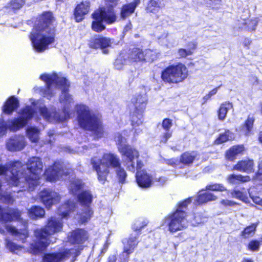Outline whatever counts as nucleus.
Returning <instances> with one entry per match:
<instances>
[{
  "instance_id": "nucleus-1",
  "label": "nucleus",
  "mask_w": 262,
  "mask_h": 262,
  "mask_svg": "<svg viewBox=\"0 0 262 262\" xmlns=\"http://www.w3.org/2000/svg\"><path fill=\"white\" fill-rule=\"evenodd\" d=\"M40 78L47 84V90L45 96L50 99L53 95L55 88H59L62 92L59 101L63 106V112L61 114L55 112L53 110L49 111L46 107L40 108V113L47 121L51 122H60L71 118L73 113L70 111L71 104L74 103L72 96L68 93L70 84L64 77L59 76L55 73L52 74H43Z\"/></svg>"
},
{
  "instance_id": "nucleus-2",
  "label": "nucleus",
  "mask_w": 262,
  "mask_h": 262,
  "mask_svg": "<svg viewBox=\"0 0 262 262\" xmlns=\"http://www.w3.org/2000/svg\"><path fill=\"white\" fill-rule=\"evenodd\" d=\"M27 166V169L24 173L25 168L20 162H10L6 165L0 166V173H9V183L12 185L22 187L20 191L28 187L32 190L38 184L43 165L40 158L34 157L28 161Z\"/></svg>"
},
{
  "instance_id": "nucleus-3",
  "label": "nucleus",
  "mask_w": 262,
  "mask_h": 262,
  "mask_svg": "<svg viewBox=\"0 0 262 262\" xmlns=\"http://www.w3.org/2000/svg\"><path fill=\"white\" fill-rule=\"evenodd\" d=\"M55 20L51 12H44L35 21L29 37L35 50L41 52L54 41Z\"/></svg>"
},
{
  "instance_id": "nucleus-4",
  "label": "nucleus",
  "mask_w": 262,
  "mask_h": 262,
  "mask_svg": "<svg viewBox=\"0 0 262 262\" xmlns=\"http://www.w3.org/2000/svg\"><path fill=\"white\" fill-rule=\"evenodd\" d=\"M62 226L61 221L55 217H51L44 228L34 231L36 241L30 244V252L37 254L44 251L50 243H53L55 241V239H53L51 235L60 231Z\"/></svg>"
},
{
  "instance_id": "nucleus-5",
  "label": "nucleus",
  "mask_w": 262,
  "mask_h": 262,
  "mask_svg": "<svg viewBox=\"0 0 262 262\" xmlns=\"http://www.w3.org/2000/svg\"><path fill=\"white\" fill-rule=\"evenodd\" d=\"M75 110L79 125L81 128L91 131L97 139L104 137V131L99 118L89 106L78 104L75 106Z\"/></svg>"
},
{
  "instance_id": "nucleus-6",
  "label": "nucleus",
  "mask_w": 262,
  "mask_h": 262,
  "mask_svg": "<svg viewBox=\"0 0 262 262\" xmlns=\"http://www.w3.org/2000/svg\"><path fill=\"white\" fill-rule=\"evenodd\" d=\"M83 187L84 183L79 179L72 180L69 185L70 192L74 194L78 193V201L82 208L81 212L77 214V219L81 223L88 222L93 214V211L90 208V204L93 199L91 192L89 190H85L79 193Z\"/></svg>"
},
{
  "instance_id": "nucleus-7",
  "label": "nucleus",
  "mask_w": 262,
  "mask_h": 262,
  "mask_svg": "<svg viewBox=\"0 0 262 262\" xmlns=\"http://www.w3.org/2000/svg\"><path fill=\"white\" fill-rule=\"evenodd\" d=\"M93 168L97 171L98 179L103 183L106 180L110 168H115L120 165L119 157L113 154H105L101 159L94 157L91 160Z\"/></svg>"
},
{
  "instance_id": "nucleus-8",
  "label": "nucleus",
  "mask_w": 262,
  "mask_h": 262,
  "mask_svg": "<svg viewBox=\"0 0 262 262\" xmlns=\"http://www.w3.org/2000/svg\"><path fill=\"white\" fill-rule=\"evenodd\" d=\"M35 113L34 106H27L19 113V117L7 122L0 120V138L5 136L7 130L15 132L23 127Z\"/></svg>"
},
{
  "instance_id": "nucleus-9",
  "label": "nucleus",
  "mask_w": 262,
  "mask_h": 262,
  "mask_svg": "<svg viewBox=\"0 0 262 262\" xmlns=\"http://www.w3.org/2000/svg\"><path fill=\"white\" fill-rule=\"evenodd\" d=\"M123 133H117L115 135V140L118 145V150L125 157V162L127 168L131 171H135V160L139 158L138 151L128 145H126V139L123 137Z\"/></svg>"
},
{
  "instance_id": "nucleus-10",
  "label": "nucleus",
  "mask_w": 262,
  "mask_h": 262,
  "mask_svg": "<svg viewBox=\"0 0 262 262\" xmlns=\"http://www.w3.org/2000/svg\"><path fill=\"white\" fill-rule=\"evenodd\" d=\"M188 75L186 67L179 63L177 65L168 66L164 70L161 74L162 80L168 83H178L183 81Z\"/></svg>"
},
{
  "instance_id": "nucleus-11",
  "label": "nucleus",
  "mask_w": 262,
  "mask_h": 262,
  "mask_svg": "<svg viewBox=\"0 0 262 262\" xmlns=\"http://www.w3.org/2000/svg\"><path fill=\"white\" fill-rule=\"evenodd\" d=\"M94 21L92 28L96 32H101L105 29L103 22L107 24L114 23L116 20V16L112 8L106 9L105 8H101L95 11L92 15Z\"/></svg>"
},
{
  "instance_id": "nucleus-12",
  "label": "nucleus",
  "mask_w": 262,
  "mask_h": 262,
  "mask_svg": "<svg viewBox=\"0 0 262 262\" xmlns=\"http://www.w3.org/2000/svg\"><path fill=\"white\" fill-rule=\"evenodd\" d=\"M185 212L180 209L177 210L166 219L165 223L168 226L170 232H176L187 227L188 222L186 219Z\"/></svg>"
},
{
  "instance_id": "nucleus-13",
  "label": "nucleus",
  "mask_w": 262,
  "mask_h": 262,
  "mask_svg": "<svg viewBox=\"0 0 262 262\" xmlns=\"http://www.w3.org/2000/svg\"><path fill=\"white\" fill-rule=\"evenodd\" d=\"M78 255L77 249L66 250L63 252L46 254L42 258V262H61L66 258H75Z\"/></svg>"
},
{
  "instance_id": "nucleus-14",
  "label": "nucleus",
  "mask_w": 262,
  "mask_h": 262,
  "mask_svg": "<svg viewBox=\"0 0 262 262\" xmlns=\"http://www.w3.org/2000/svg\"><path fill=\"white\" fill-rule=\"evenodd\" d=\"M68 170L64 172L62 165L59 162H55L53 166H51L47 169L45 172V177L47 181L53 182L59 180L63 175H68L70 173Z\"/></svg>"
},
{
  "instance_id": "nucleus-15",
  "label": "nucleus",
  "mask_w": 262,
  "mask_h": 262,
  "mask_svg": "<svg viewBox=\"0 0 262 262\" xmlns=\"http://www.w3.org/2000/svg\"><path fill=\"white\" fill-rule=\"evenodd\" d=\"M39 197L47 208H50L52 205L58 203L60 200V195L50 189H46L40 191Z\"/></svg>"
},
{
  "instance_id": "nucleus-16",
  "label": "nucleus",
  "mask_w": 262,
  "mask_h": 262,
  "mask_svg": "<svg viewBox=\"0 0 262 262\" xmlns=\"http://www.w3.org/2000/svg\"><path fill=\"white\" fill-rule=\"evenodd\" d=\"M138 234H132L128 238L124 239L123 241V251L122 255L125 256L123 259V262H127L129 260V255L133 253L135 249L138 244Z\"/></svg>"
},
{
  "instance_id": "nucleus-17",
  "label": "nucleus",
  "mask_w": 262,
  "mask_h": 262,
  "mask_svg": "<svg viewBox=\"0 0 262 262\" xmlns=\"http://www.w3.org/2000/svg\"><path fill=\"white\" fill-rule=\"evenodd\" d=\"M68 241L72 244L77 245L75 246V248L73 249H77L78 254L81 249L79 246L83 244L88 239L87 232L82 229H77L72 232L68 237Z\"/></svg>"
},
{
  "instance_id": "nucleus-18",
  "label": "nucleus",
  "mask_w": 262,
  "mask_h": 262,
  "mask_svg": "<svg viewBox=\"0 0 262 262\" xmlns=\"http://www.w3.org/2000/svg\"><path fill=\"white\" fill-rule=\"evenodd\" d=\"M25 139L23 136L12 137L7 143V149L11 151L21 150L25 147Z\"/></svg>"
},
{
  "instance_id": "nucleus-19",
  "label": "nucleus",
  "mask_w": 262,
  "mask_h": 262,
  "mask_svg": "<svg viewBox=\"0 0 262 262\" xmlns=\"http://www.w3.org/2000/svg\"><path fill=\"white\" fill-rule=\"evenodd\" d=\"M90 3L88 1H82L77 5L75 9L74 16L76 21H82L85 15L88 13L90 10Z\"/></svg>"
},
{
  "instance_id": "nucleus-20",
  "label": "nucleus",
  "mask_w": 262,
  "mask_h": 262,
  "mask_svg": "<svg viewBox=\"0 0 262 262\" xmlns=\"http://www.w3.org/2000/svg\"><path fill=\"white\" fill-rule=\"evenodd\" d=\"M254 165L252 160H242L233 166V169L250 173L254 172Z\"/></svg>"
},
{
  "instance_id": "nucleus-21",
  "label": "nucleus",
  "mask_w": 262,
  "mask_h": 262,
  "mask_svg": "<svg viewBox=\"0 0 262 262\" xmlns=\"http://www.w3.org/2000/svg\"><path fill=\"white\" fill-rule=\"evenodd\" d=\"M136 180L138 185L141 187L147 188L151 185V177L143 170L137 171Z\"/></svg>"
},
{
  "instance_id": "nucleus-22",
  "label": "nucleus",
  "mask_w": 262,
  "mask_h": 262,
  "mask_svg": "<svg viewBox=\"0 0 262 262\" xmlns=\"http://www.w3.org/2000/svg\"><path fill=\"white\" fill-rule=\"evenodd\" d=\"M147 101V96L145 93H143L142 94L138 95L134 98L132 102L134 104L136 111L143 113L145 109Z\"/></svg>"
},
{
  "instance_id": "nucleus-23",
  "label": "nucleus",
  "mask_w": 262,
  "mask_h": 262,
  "mask_svg": "<svg viewBox=\"0 0 262 262\" xmlns=\"http://www.w3.org/2000/svg\"><path fill=\"white\" fill-rule=\"evenodd\" d=\"M140 0H134L128 4L123 5L120 12L121 18L124 19L132 14L134 12L136 7L140 4Z\"/></svg>"
},
{
  "instance_id": "nucleus-24",
  "label": "nucleus",
  "mask_w": 262,
  "mask_h": 262,
  "mask_svg": "<svg viewBox=\"0 0 262 262\" xmlns=\"http://www.w3.org/2000/svg\"><path fill=\"white\" fill-rule=\"evenodd\" d=\"M18 101L14 97H10L5 102L3 107L4 113L10 115L18 107Z\"/></svg>"
},
{
  "instance_id": "nucleus-25",
  "label": "nucleus",
  "mask_w": 262,
  "mask_h": 262,
  "mask_svg": "<svg viewBox=\"0 0 262 262\" xmlns=\"http://www.w3.org/2000/svg\"><path fill=\"white\" fill-rule=\"evenodd\" d=\"M75 208V203L73 201H69L59 208V215L62 218H66L70 212L74 210Z\"/></svg>"
},
{
  "instance_id": "nucleus-26",
  "label": "nucleus",
  "mask_w": 262,
  "mask_h": 262,
  "mask_svg": "<svg viewBox=\"0 0 262 262\" xmlns=\"http://www.w3.org/2000/svg\"><path fill=\"white\" fill-rule=\"evenodd\" d=\"M165 6L164 3L161 0H150L146 7V11L148 13H156Z\"/></svg>"
},
{
  "instance_id": "nucleus-27",
  "label": "nucleus",
  "mask_w": 262,
  "mask_h": 262,
  "mask_svg": "<svg viewBox=\"0 0 262 262\" xmlns=\"http://www.w3.org/2000/svg\"><path fill=\"white\" fill-rule=\"evenodd\" d=\"M227 180L231 184H236L239 183L247 182L251 180L248 176H242V174H231L228 176Z\"/></svg>"
},
{
  "instance_id": "nucleus-28",
  "label": "nucleus",
  "mask_w": 262,
  "mask_h": 262,
  "mask_svg": "<svg viewBox=\"0 0 262 262\" xmlns=\"http://www.w3.org/2000/svg\"><path fill=\"white\" fill-rule=\"evenodd\" d=\"M5 228L8 232L19 237L23 243H25V239L28 236V231L26 229L21 230L18 231L14 227L10 225H6Z\"/></svg>"
},
{
  "instance_id": "nucleus-29",
  "label": "nucleus",
  "mask_w": 262,
  "mask_h": 262,
  "mask_svg": "<svg viewBox=\"0 0 262 262\" xmlns=\"http://www.w3.org/2000/svg\"><path fill=\"white\" fill-rule=\"evenodd\" d=\"M217 199V196L214 194L210 192H206L199 195L196 198L195 202L196 204L200 205L210 201H215Z\"/></svg>"
},
{
  "instance_id": "nucleus-30",
  "label": "nucleus",
  "mask_w": 262,
  "mask_h": 262,
  "mask_svg": "<svg viewBox=\"0 0 262 262\" xmlns=\"http://www.w3.org/2000/svg\"><path fill=\"white\" fill-rule=\"evenodd\" d=\"M198 154L195 151L186 152L181 156L180 161L184 164L189 165L191 164L194 160H198Z\"/></svg>"
},
{
  "instance_id": "nucleus-31",
  "label": "nucleus",
  "mask_w": 262,
  "mask_h": 262,
  "mask_svg": "<svg viewBox=\"0 0 262 262\" xmlns=\"http://www.w3.org/2000/svg\"><path fill=\"white\" fill-rule=\"evenodd\" d=\"M129 59L131 61H144L143 50L139 48H134L129 54Z\"/></svg>"
},
{
  "instance_id": "nucleus-32",
  "label": "nucleus",
  "mask_w": 262,
  "mask_h": 262,
  "mask_svg": "<svg viewBox=\"0 0 262 262\" xmlns=\"http://www.w3.org/2000/svg\"><path fill=\"white\" fill-rule=\"evenodd\" d=\"M244 150L243 145L234 146L227 151L226 158L230 161H233L238 154L242 153Z\"/></svg>"
},
{
  "instance_id": "nucleus-33",
  "label": "nucleus",
  "mask_w": 262,
  "mask_h": 262,
  "mask_svg": "<svg viewBox=\"0 0 262 262\" xmlns=\"http://www.w3.org/2000/svg\"><path fill=\"white\" fill-rule=\"evenodd\" d=\"M28 214L30 217L36 219L38 217H43L45 214V211L44 209L41 207L34 206L28 210Z\"/></svg>"
},
{
  "instance_id": "nucleus-34",
  "label": "nucleus",
  "mask_w": 262,
  "mask_h": 262,
  "mask_svg": "<svg viewBox=\"0 0 262 262\" xmlns=\"http://www.w3.org/2000/svg\"><path fill=\"white\" fill-rule=\"evenodd\" d=\"M232 104L230 102H225L222 104L218 111V117L219 120L223 121L226 117L229 110L232 108Z\"/></svg>"
},
{
  "instance_id": "nucleus-35",
  "label": "nucleus",
  "mask_w": 262,
  "mask_h": 262,
  "mask_svg": "<svg viewBox=\"0 0 262 262\" xmlns=\"http://www.w3.org/2000/svg\"><path fill=\"white\" fill-rule=\"evenodd\" d=\"M254 120L255 118L253 116L249 115L244 125L242 126V130L246 136L249 135L251 132Z\"/></svg>"
},
{
  "instance_id": "nucleus-36",
  "label": "nucleus",
  "mask_w": 262,
  "mask_h": 262,
  "mask_svg": "<svg viewBox=\"0 0 262 262\" xmlns=\"http://www.w3.org/2000/svg\"><path fill=\"white\" fill-rule=\"evenodd\" d=\"M27 134L29 139L32 142H36L39 139V130L35 127H29L27 130Z\"/></svg>"
},
{
  "instance_id": "nucleus-37",
  "label": "nucleus",
  "mask_w": 262,
  "mask_h": 262,
  "mask_svg": "<svg viewBox=\"0 0 262 262\" xmlns=\"http://www.w3.org/2000/svg\"><path fill=\"white\" fill-rule=\"evenodd\" d=\"M234 138V134L228 130L226 131L224 134H221L215 141V143L217 144H219L228 140H232Z\"/></svg>"
},
{
  "instance_id": "nucleus-38",
  "label": "nucleus",
  "mask_w": 262,
  "mask_h": 262,
  "mask_svg": "<svg viewBox=\"0 0 262 262\" xmlns=\"http://www.w3.org/2000/svg\"><path fill=\"white\" fill-rule=\"evenodd\" d=\"M189 48L187 49H180L178 50V53L180 57L184 58L193 53V51L196 48L195 44L194 43H189Z\"/></svg>"
},
{
  "instance_id": "nucleus-39",
  "label": "nucleus",
  "mask_w": 262,
  "mask_h": 262,
  "mask_svg": "<svg viewBox=\"0 0 262 262\" xmlns=\"http://www.w3.org/2000/svg\"><path fill=\"white\" fill-rule=\"evenodd\" d=\"M157 39L159 43L162 45L169 46L170 45L168 33L167 31L163 30L160 35H157Z\"/></svg>"
},
{
  "instance_id": "nucleus-40",
  "label": "nucleus",
  "mask_w": 262,
  "mask_h": 262,
  "mask_svg": "<svg viewBox=\"0 0 262 262\" xmlns=\"http://www.w3.org/2000/svg\"><path fill=\"white\" fill-rule=\"evenodd\" d=\"M205 190L223 192L227 190L226 188L222 184L211 183L206 186Z\"/></svg>"
},
{
  "instance_id": "nucleus-41",
  "label": "nucleus",
  "mask_w": 262,
  "mask_h": 262,
  "mask_svg": "<svg viewBox=\"0 0 262 262\" xmlns=\"http://www.w3.org/2000/svg\"><path fill=\"white\" fill-rule=\"evenodd\" d=\"M144 61L152 62L157 57V55L154 51L150 49L143 50Z\"/></svg>"
},
{
  "instance_id": "nucleus-42",
  "label": "nucleus",
  "mask_w": 262,
  "mask_h": 262,
  "mask_svg": "<svg viewBox=\"0 0 262 262\" xmlns=\"http://www.w3.org/2000/svg\"><path fill=\"white\" fill-rule=\"evenodd\" d=\"M257 225L253 224L247 227L242 232V236L246 238L249 236H252L255 233Z\"/></svg>"
},
{
  "instance_id": "nucleus-43",
  "label": "nucleus",
  "mask_w": 262,
  "mask_h": 262,
  "mask_svg": "<svg viewBox=\"0 0 262 262\" xmlns=\"http://www.w3.org/2000/svg\"><path fill=\"white\" fill-rule=\"evenodd\" d=\"M137 115L133 114L131 117V121L133 126H139L142 124V113L137 111Z\"/></svg>"
},
{
  "instance_id": "nucleus-44",
  "label": "nucleus",
  "mask_w": 262,
  "mask_h": 262,
  "mask_svg": "<svg viewBox=\"0 0 262 262\" xmlns=\"http://www.w3.org/2000/svg\"><path fill=\"white\" fill-rule=\"evenodd\" d=\"M148 222L146 220L144 219H140L136 221L134 225L133 226V229L137 231L140 230L142 228L147 225Z\"/></svg>"
},
{
  "instance_id": "nucleus-45",
  "label": "nucleus",
  "mask_w": 262,
  "mask_h": 262,
  "mask_svg": "<svg viewBox=\"0 0 262 262\" xmlns=\"http://www.w3.org/2000/svg\"><path fill=\"white\" fill-rule=\"evenodd\" d=\"M116 173L120 183H124L126 177V173L125 170L121 167V164L119 166L115 168Z\"/></svg>"
},
{
  "instance_id": "nucleus-46",
  "label": "nucleus",
  "mask_w": 262,
  "mask_h": 262,
  "mask_svg": "<svg viewBox=\"0 0 262 262\" xmlns=\"http://www.w3.org/2000/svg\"><path fill=\"white\" fill-rule=\"evenodd\" d=\"M252 179L256 183L262 184V161L259 162L258 169Z\"/></svg>"
},
{
  "instance_id": "nucleus-47",
  "label": "nucleus",
  "mask_w": 262,
  "mask_h": 262,
  "mask_svg": "<svg viewBox=\"0 0 262 262\" xmlns=\"http://www.w3.org/2000/svg\"><path fill=\"white\" fill-rule=\"evenodd\" d=\"M89 45L91 48L97 49L100 48V36H96L92 37L90 40Z\"/></svg>"
},
{
  "instance_id": "nucleus-48",
  "label": "nucleus",
  "mask_w": 262,
  "mask_h": 262,
  "mask_svg": "<svg viewBox=\"0 0 262 262\" xmlns=\"http://www.w3.org/2000/svg\"><path fill=\"white\" fill-rule=\"evenodd\" d=\"M261 243H262V238L260 241L252 240L249 243L248 248L253 251H258Z\"/></svg>"
},
{
  "instance_id": "nucleus-49",
  "label": "nucleus",
  "mask_w": 262,
  "mask_h": 262,
  "mask_svg": "<svg viewBox=\"0 0 262 262\" xmlns=\"http://www.w3.org/2000/svg\"><path fill=\"white\" fill-rule=\"evenodd\" d=\"M25 0H12L10 3V7L13 9H19L25 4Z\"/></svg>"
},
{
  "instance_id": "nucleus-50",
  "label": "nucleus",
  "mask_w": 262,
  "mask_h": 262,
  "mask_svg": "<svg viewBox=\"0 0 262 262\" xmlns=\"http://www.w3.org/2000/svg\"><path fill=\"white\" fill-rule=\"evenodd\" d=\"M6 246L11 252H15L16 250H19L21 249V247L18 246L12 242L6 239Z\"/></svg>"
},
{
  "instance_id": "nucleus-51",
  "label": "nucleus",
  "mask_w": 262,
  "mask_h": 262,
  "mask_svg": "<svg viewBox=\"0 0 262 262\" xmlns=\"http://www.w3.org/2000/svg\"><path fill=\"white\" fill-rule=\"evenodd\" d=\"M100 48H105L110 46L111 44V40L106 37H100Z\"/></svg>"
},
{
  "instance_id": "nucleus-52",
  "label": "nucleus",
  "mask_w": 262,
  "mask_h": 262,
  "mask_svg": "<svg viewBox=\"0 0 262 262\" xmlns=\"http://www.w3.org/2000/svg\"><path fill=\"white\" fill-rule=\"evenodd\" d=\"M231 194L233 198H235L242 201H244L245 200V196L244 194L238 190L235 189L233 190Z\"/></svg>"
},
{
  "instance_id": "nucleus-53",
  "label": "nucleus",
  "mask_w": 262,
  "mask_h": 262,
  "mask_svg": "<svg viewBox=\"0 0 262 262\" xmlns=\"http://www.w3.org/2000/svg\"><path fill=\"white\" fill-rule=\"evenodd\" d=\"M172 125V121L169 119L163 120L162 124L163 128L166 131H169V129Z\"/></svg>"
},
{
  "instance_id": "nucleus-54",
  "label": "nucleus",
  "mask_w": 262,
  "mask_h": 262,
  "mask_svg": "<svg viewBox=\"0 0 262 262\" xmlns=\"http://www.w3.org/2000/svg\"><path fill=\"white\" fill-rule=\"evenodd\" d=\"M191 201V200L190 198H189L185 200L184 201L180 204L177 209H180L181 210H183L185 212L184 209L187 207L188 204L190 203Z\"/></svg>"
},
{
  "instance_id": "nucleus-55",
  "label": "nucleus",
  "mask_w": 262,
  "mask_h": 262,
  "mask_svg": "<svg viewBox=\"0 0 262 262\" xmlns=\"http://www.w3.org/2000/svg\"><path fill=\"white\" fill-rule=\"evenodd\" d=\"M171 132L169 131H166V132L161 137V141L164 143H166L168 139L171 137Z\"/></svg>"
},
{
  "instance_id": "nucleus-56",
  "label": "nucleus",
  "mask_w": 262,
  "mask_h": 262,
  "mask_svg": "<svg viewBox=\"0 0 262 262\" xmlns=\"http://www.w3.org/2000/svg\"><path fill=\"white\" fill-rule=\"evenodd\" d=\"M221 204L224 206H233L236 205L235 202L228 200H222Z\"/></svg>"
},
{
  "instance_id": "nucleus-57",
  "label": "nucleus",
  "mask_w": 262,
  "mask_h": 262,
  "mask_svg": "<svg viewBox=\"0 0 262 262\" xmlns=\"http://www.w3.org/2000/svg\"><path fill=\"white\" fill-rule=\"evenodd\" d=\"M249 195L251 198L252 199L253 201L257 204L262 205V199L260 198L259 196H254L251 195V193L249 191Z\"/></svg>"
},
{
  "instance_id": "nucleus-58",
  "label": "nucleus",
  "mask_w": 262,
  "mask_h": 262,
  "mask_svg": "<svg viewBox=\"0 0 262 262\" xmlns=\"http://www.w3.org/2000/svg\"><path fill=\"white\" fill-rule=\"evenodd\" d=\"M156 181L159 183L160 185H163L166 182L167 180L165 177H159L158 178H155Z\"/></svg>"
},
{
  "instance_id": "nucleus-59",
  "label": "nucleus",
  "mask_w": 262,
  "mask_h": 262,
  "mask_svg": "<svg viewBox=\"0 0 262 262\" xmlns=\"http://www.w3.org/2000/svg\"><path fill=\"white\" fill-rule=\"evenodd\" d=\"M5 201L6 203L9 204L12 203L13 202V199L10 194H6L5 196Z\"/></svg>"
},
{
  "instance_id": "nucleus-60",
  "label": "nucleus",
  "mask_w": 262,
  "mask_h": 262,
  "mask_svg": "<svg viewBox=\"0 0 262 262\" xmlns=\"http://www.w3.org/2000/svg\"><path fill=\"white\" fill-rule=\"evenodd\" d=\"M106 3H110L109 5L112 7L116 5L118 0H105Z\"/></svg>"
},
{
  "instance_id": "nucleus-61",
  "label": "nucleus",
  "mask_w": 262,
  "mask_h": 262,
  "mask_svg": "<svg viewBox=\"0 0 262 262\" xmlns=\"http://www.w3.org/2000/svg\"><path fill=\"white\" fill-rule=\"evenodd\" d=\"M218 88H216L212 90H211L208 94V97H211L212 95L215 94L217 93Z\"/></svg>"
},
{
  "instance_id": "nucleus-62",
  "label": "nucleus",
  "mask_w": 262,
  "mask_h": 262,
  "mask_svg": "<svg viewBox=\"0 0 262 262\" xmlns=\"http://www.w3.org/2000/svg\"><path fill=\"white\" fill-rule=\"evenodd\" d=\"M116 258L114 255L108 257V262H116Z\"/></svg>"
},
{
  "instance_id": "nucleus-63",
  "label": "nucleus",
  "mask_w": 262,
  "mask_h": 262,
  "mask_svg": "<svg viewBox=\"0 0 262 262\" xmlns=\"http://www.w3.org/2000/svg\"><path fill=\"white\" fill-rule=\"evenodd\" d=\"M251 23L252 25V27L249 28V29H251L252 31H253L255 30V27L256 25V21L255 20H252L251 21Z\"/></svg>"
},
{
  "instance_id": "nucleus-64",
  "label": "nucleus",
  "mask_w": 262,
  "mask_h": 262,
  "mask_svg": "<svg viewBox=\"0 0 262 262\" xmlns=\"http://www.w3.org/2000/svg\"><path fill=\"white\" fill-rule=\"evenodd\" d=\"M143 164L141 161H137V169L141 168L143 166Z\"/></svg>"
}]
</instances>
